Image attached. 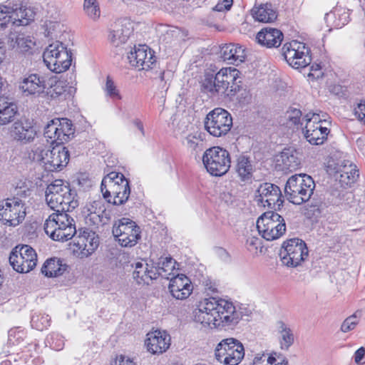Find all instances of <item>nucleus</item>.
Returning a JSON list of instances; mask_svg holds the SVG:
<instances>
[{"mask_svg":"<svg viewBox=\"0 0 365 365\" xmlns=\"http://www.w3.org/2000/svg\"><path fill=\"white\" fill-rule=\"evenodd\" d=\"M240 71L229 67L221 68L215 76L205 74L202 81V89L211 96H218L232 101L242 88Z\"/></svg>","mask_w":365,"mask_h":365,"instance_id":"nucleus-1","label":"nucleus"},{"mask_svg":"<svg viewBox=\"0 0 365 365\" xmlns=\"http://www.w3.org/2000/svg\"><path fill=\"white\" fill-rule=\"evenodd\" d=\"M45 196L48 205L55 211H71L78 205L76 190L62 180H55L49 184Z\"/></svg>","mask_w":365,"mask_h":365,"instance_id":"nucleus-2","label":"nucleus"},{"mask_svg":"<svg viewBox=\"0 0 365 365\" xmlns=\"http://www.w3.org/2000/svg\"><path fill=\"white\" fill-rule=\"evenodd\" d=\"M101 190L103 198L115 205L125 203L130 194L128 180L118 172H110L103 178Z\"/></svg>","mask_w":365,"mask_h":365,"instance_id":"nucleus-3","label":"nucleus"},{"mask_svg":"<svg viewBox=\"0 0 365 365\" xmlns=\"http://www.w3.org/2000/svg\"><path fill=\"white\" fill-rule=\"evenodd\" d=\"M315 183L312 178L307 174L291 176L284 187L287 199L294 205L307 202L313 194Z\"/></svg>","mask_w":365,"mask_h":365,"instance_id":"nucleus-4","label":"nucleus"},{"mask_svg":"<svg viewBox=\"0 0 365 365\" xmlns=\"http://www.w3.org/2000/svg\"><path fill=\"white\" fill-rule=\"evenodd\" d=\"M202 163L207 171L213 176H222L231 166L230 153L220 146L207 149L202 156Z\"/></svg>","mask_w":365,"mask_h":365,"instance_id":"nucleus-5","label":"nucleus"},{"mask_svg":"<svg viewBox=\"0 0 365 365\" xmlns=\"http://www.w3.org/2000/svg\"><path fill=\"white\" fill-rule=\"evenodd\" d=\"M257 228L263 238L272 241L285 233L286 224L280 215L274 211H268L258 218Z\"/></svg>","mask_w":365,"mask_h":365,"instance_id":"nucleus-6","label":"nucleus"},{"mask_svg":"<svg viewBox=\"0 0 365 365\" xmlns=\"http://www.w3.org/2000/svg\"><path fill=\"white\" fill-rule=\"evenodd\" d=\"M216 360L225 365H237L245 356L242 344L234 338L222 339L215 349Z\"/></svg>","mask_w":365,"mask_h":365,"instance_id":"nucleus-7","label":"nucleus"},{"mask_svg":"<svg viewBox=\"0 0 365 365\" xmlns=\"http://www.w3.org/2000/svg\"><path fill=\"white\" fill-rule=\"evenodd\" d=\"M35 15L32 9L22 5L20 7L0 6V29L9 26H26L34 20Z\"/></svg>","mask_w":365,"mask_h":365,"instance_id":"nucleus-8","label":"nucleus"},{"mask_svg":"<svg viewBox=\"0 0 365 365\" xmlns=\"http://www.w3.org/2000/svg\"><path fill=\"white\" fill-rule=\"evenodd\" d=\"M232 126L231 114L222 108H216L210 111L204 120L205 129L214 137L225 135Z\"/></svg>","mask_w":365,"mask_h":365,"instance_id":"nucleus-9","label":"nucleus"},{"mask_svg":"<svg viewBox=\"0 0 365 365\" xmlns=\"http://www.w3.org/2000/svg\"><path fill=\"white\" fill-rule=\"evenodd\" d=\"M74 128L71 120L68 118H54L50 120L44 128V137L48 143L61 145L73 136Z\"/></svg>","mask_w":365,"mask_h":365,"instance_id":"nucleus-10","label":"nucleus"},{"mask_svg":"<svg viewBox=\"0 0 365 365\" xmlns=\"http://www.w3.org/2000/svg\"><path fill=\"white\" fill-rule=\"evenodd\" d=\"M279 255L284 265L297 267L308 257V249L302 240L292 238L283 243Z\"/></svg>","mask_w":365,"mask_h":365,"instance_id":"nucleus-11","label":"nucleus"},{"mask_svg":"<svg viewBox=\"0 0 365 365\" xmlns=\"http://www.w3.org/2000/svg\"><path fill=\"white\" fill-rule=\"evenodd\" d=\"M9 262L13 269L19 273H28L37 264L36 251L29 245L15 247L9 256Z\"/></svg>","mask_w":365,"mask_h":365,"instance_id":"nucleus-12","label":"nucleus"},{"mask_svg":"<svg viewBox=\"0 0 365 365\" xmlns=\"http://www.w3.org/2000/svg\"><path fill=\"white\" fill-rule=\"evenodd\" d=\"M282 55L288 64L294 68H305L312 61L309 48L297 41L284 43Z\"/></svg>","mask_w":365,"mask_h":365,"instance_id":"nucleus-13","label":"nucleus"},{"mask_svg":"<svg viewBox=\"0 0 365 365\" xmlns=\"http://www.w3.org/2000/svg\"><path fill=\"white\" fill-rule=\"evenodd\" d=\"M113 234L122 247H133L140 238V229L129 218L123 217L113 226Z\"/></svg>","mask_w":365,"mask_h":365,"instance_id":"nucleus-14","label":"nucleus"},{"mask_svg":"<svg viewBox=\"0 0 365 365\" xmlns=\"http://www.w3.org/2000/svg\"><path fill=\"white\" fill-rule=\"evenodd\" d=\"M26 217L25 203L14 197L0 202V220L4 225L16 227L23 222Z\"/></svg>","mask_w":365,"mask_h":365,"instance_id":"nucleus-15","label":"nucleus"},{"mask_svg":"<svg viewBox=\"0 0 365 365\" xmlns=\"http://www.w3.org/2000/svg\"><path fill=\"white\" fill-rule=\"evenodd\" d=\"M327 171L333 175L341 187L351 186L359 178L356 166L349 160H334L328 163Z\"/></svg>","mask_w":365,"mask_h":365,"instance_id":"nucleus-16","label":"nucleus"},{"mask_svg":"<svg viewBox=\"0 0 365 365\" xmlns=\"http://www.w3.org/2000/svg\"><path fill=\"white\" fill-rule=\"evenodd\" d=\"M217 318L214 328H232L242 319V313L236 310L232 302L217 299Z\"/></svg>","mask_w":365,"mask_h":365,"instance_id":"nucleus-17","label":"nucleus"},{"mask_svg":"<svg viewBox=\"0 0 365 365\" xmlns=\"http://www.w3.org/2000/svg\"><path fill=\"white\" fill-rule=\"evenodd\" d=\"M255 200L264 207L280 210L284 200L280 188L272 183L264 182L257 190Z\"/></svg>","mask_w":365,"mask_h":365,"instance_id":"nucleus-18","label":"nucleus"},{"mask_svg":"<svg viewBox=\"0 0 365 365\" xmlns=\"http://www.w3.org/2000/svg\"><path fill=\"white\" fill-rule=\"evenodd\" d=\"M128 60L132 66L145 71L152 69L156 63L154 51L146 45L135 46L134 50L128 53Z\"/></svg>","mask_w":365,"mask_h":365,"instance_id":"nucleus-19","label":"nucleus"},{"mask_svg":"<svg viewBox=\"0 0 365 365\" xmlns=\"http://www.w3.org/2000/svg\"><path fill=\"white\" fill-rule=\"evenodd\" d=\"M217 299L210 297L205 299L198 305V308L193 312L194 320L196 322L204 325L215 327V319L217 318Z\"/></svg>","mask_w":365,"mask_h":365,"instance_id":"nucleus-20","label":"nucleus"},{"mask_svg":"<svg viewBox=\"0 0 365 365\" xmlns=\"http://www.w3.org/2000/svg\"><path fill=\"white\" fill-rule=\"evenodd\" d=\"M70 154L67 148L56 145L50 150H46L43 161L45 169L48 172L61 170L69 161Z\"/></svg>","mask_w":365,"mask_h":365,"instance_id":"nucleus-21","label":"nucleus"},{"mask_svg":"<svg viewBox=\"0 0 365 365\" xmlns=\"http://www.w3.org/2000/svg\"><path fill=\"white\" fill-rule=\"evenodd\" d=\"M83 213L85 216L86 223L90 226L105 225L108 224L110 220L109 212L98 201H94L87 205L83 208Z\"/></svg>","mask_w":365,"mask_h":365,"instance_id":"nucleus-22","label":"nucleus"},{"mask_svg":"<svg viewBox=\"0 0 365 365\" xmlns=\"http://www.w3.org/2000/svg\"><path fill=\"white\" fill-rule=\"evenodd\" d=\"M145 345L152 354H162L170 346L171 337L165 331L155 330L147 334Z\"/></svg>","mask_w":365,"mask_h":365,"instance_id":"nucleus-23","label":"nucleus"},{"mask_svg":"<svg viewBox=\"0 0 365 365\" xmlns=\"http://www.w3.org/2000/svg\"><path fill=\"white\" fill-rule=\"evenodd\" d=\"M73 238V245L87 256L91 255L99 245L98 235L87 228L79 230L78 234Z\"/></svg>","mask_w":365,"mask_h":365,"instance_id":"nucleus-24","label":"nucleus"},{"mask_svg":"<svg viewBox=\"0 0 365 365\" xmlns=\"http://www.w3.org/2000/svg\"><path fill=\"white\" fill-rule=\"evenodd\" d=\"M132 32L133 26L130 20L120 19L111 25L108 39L113 46H118L127 41Z\"/></svg>","mask_w":365,"mask_h":365,"instance_id":"nucleus-25","label":"nucleus"},{"mask_svg":"<svg viewBox=\"0 0 365 365\" xmlns=\"http://www.w3.org/2000/svg\"><path fill=\"white\" fill-rule=\"evenodd\" d=\"M133 268V278L138 284H150L158 278V272L155 267L150 265L147 260L140 259L131 264Z\"/></svg>","mask_w":365,"mask_h":365,"instance_id":"nucleus-26","label":"nucleus"},{"mask_svg":"<svg viewBox=\"0 0 365 365\" xmlns=\"http://www.w3.org/2000/svg\"><path fill=\"white\" fill-rule=\"evenodd\" d=\"M46 88V78L38 73L25 76L20 83L19 88L25 96H39Z\"/></svg>","mask_w":365,"mask_h":365,"instance_id":"nucleus-27","label":"nucleus"},{"mask_svg":"<svg viewBox=\"0 0 365 365\" xmlns=\"http://www.w3.org/2000/svg\"><path fill=\"white\" fill-rule=\"evenodd\" d=\"M169 289L173 297L182 300L191 294L192 285L186 275L180 274L170 278Z\"/></svg>","mask_w":365,"mask_h":365,"instance_id":"nucleus-28","label":"nucleus"},{"mask_svg":"<svg viewBox=\"0 0 365 365\" xmlns=\"http://www.w3.org/2000/svg\"><path fill=\"white\" fill-rule=\"evenodd\" d=\"M11 135L17 141L27 143L34 140L36 130L33 125V121L28 119H21L14 123Z\"/></svg>","mask_w":365,"mask_h":365,"instance_id":"nucleus-29","label":"nucleus"},{"mask_svg":"<svg viewBox=\"0 0 365 365\" xmlns=\"http://www.w3.org/2000/svg\"><path fill=\"white\" fill-rule=\"evenodd\" d=\"M283 38V33L279 29L272 27L262 29L256 36L257 43L268 48L279 47Z\"/></svg>","mask_w":365,"mask_h":365,"instance_id":"nucleus-30","label":"nucleus"},{"mask_svg":"<svg viewBox=\"0 0 365 365\" xmlns=\"http://www.w3.org/2000/svg\"><path fill=\"white\" fill-rule=\"evenodd\" d=\"M246 56L245 48L237 43H227L220 48V57L230 64L239 66L245 62Z\"/></svg>","mask_w":365,"mask_h":365,"instance_id":"nucleus-31","label":"nucleus"},{"mask_svg":"<svg viewBox=\"0 0 365 365\" xmlns=\"http://www.w3.org/2000/svg\"><path fill=\"white\" fill-rule=\"evenodd\" d=\"M9 47L22 53H32L36 46L34 38L23 33H11L8 36Z\"/></svg>","mask_w":365,"mask_h":365,"instance_id":"nucleus-32","label":"nucleus"},{"mask_svg":"<svg viewBox=\"0 0 365 365\" xmlns=\"http://www.w3.org/2000/svg\"><path fill=\"white\" fill-rule=\"evenodd\" d=\"M305 139L312 145H322L327 139L329 130L322 125H312L307 123L303 128Z\"/></svg>","mask_w":365,"mask_h":365,"instance_id":"nucleus-33","label":"nucleus"},{"mask_svg":"<svg viewBox=\"0 0 365 365\" xmlns=\"http://www.w3.org/2000/svg\"><path fill=\"white\" fill-rule=\"evenodd\" d=\"M277 162L282 163L283 170L292 172L299 168L301 160L299 153L293 148H284L280 154Z\"/></svg>","mask_w":365,"mask_h":365,"instance_id":"nucleus-34","label":"nucleus"},{"mask_svg":"<svg viewBox=\"0 0 365 365\" xmlns=\"http://www.w3.org/2000/svg\"><path fill=\"white\" fill-rule=\"evenodd\" d=\"M253 18L259 22L272 23L277 18L276 10L270 3L262 4L258 7L255 6L251 10Z\"/></svg>","mask_w":365,"mask_h":365,"instance_id":"nucleus-35","label":"nucleus"},{"mask_svg":"<svg viewBox=\"0 0 365 365\" xmlns=\"http://www.w3.org/2000/svg\"><path fill=\"white\" fill-rule=\"evenodd\" d=\"M68 211L60 210L56 211L52 213L46 220L44 223V230L46 235H48L51 239H55V233L56 230L59 229L61 224L65 222L66 217L68 215Z\"/></svg>","mask_w":365,"mask_h":365,"instance_id":"nucleus-36","label":"nucleus"},{"mask_svg":"<svg viewBox=\"0 0 365 365\" xmlns=\"http://www.w3.org/2000/svg\"><path fill=\"white\" fill-rule=\"evenodd\" d=\"M78 232L76 227L75 221L68 214L66 217L64 222L55 233V239H52L58 242H66L73 238Z\"/></svg>","mask_w":365,"mask_h":365,"instance_id":"nucleus-37","label":"nucleus"},{"mask_svg":"<svg viewBox=\"0 0 365 365\" xmlns=\"http://www.w3.org/2000/svg\"><path fill=\"white\" fill-rule=\"evenodd\" d=\"M18 112L17 106L7 97L0 96V125H6L14 120Z\"/></svg>","mask_w":365,"mask_h":365,"instance_id":"nucleus-38","label":"nucleus"},{"mask_svg":"<svg viewBox=\"0 0 365 365\" xmlns=\"http://www.w3.org/2000/svg\"><path fill=\"white\" fill-rule=\"evenodd\" d=\"M62 262V260L56 258L47 259L41 268L42 274L48 277H56L62 275L68 268L67 264Z\"/></svg>","mask_w":365,"mask_h":365,"instance_id":"nucleus-39","label":"nucleus"},{"mask_svg":"<svg viewBox=\"0 0 365 365\" xmlns=\"http://www.w3.org/2000/svg\"><path fill=\"white\" fill-rule=\"evenodd\" d=\"M61 51V53H60L59 56L56 57L54 62L48 67L51 71L56 73H60L68 70L72 61V53L70 50H68L66 47L62 48Z\"/></svg>","mask_w":365,"mask_h":365,"instance_id":"nucleus-40","label":"nucleus"},{"mask_svg":"<svg viewBox=\"0 0 365 365\" xmlns=\"http://www.w3.org/2000/svg\"><path fill=\"white\" fill-rule=\"evenodd\" d=\"M254 166L250 158L245 155H240L237 158L236 172L243 181L252 178Z\"/></svg>","mask_w":365,"mask_h":365,"instance_id":"nucleus-41","label":"nucleus"},{"mask_svg":"<svg viewBox=\"0 0 365 365\" xmlns=\"http://www.w3.org/2000/svg\"><path fill=\"white\" fill-rule=\"evenodd\" d=\"M176 262L171 257H160L155 267L158 272V277L161 276L170 279V276L175 269Z\"/></svg>","mask_w":365,"mask_h":365,"instance_id":"nucleus-42","label":"nucleus"},{"mask_svg":"<svg viewBox=\"0 0 365 365\" xmlns=\"http://www.w3.org/2000/svg\"><path fill=\"white\" fill-rule=\"evenodd\" d=\"M62 48H66L63 43L60 41H56L51 43L46 48L43 53V58L47 67H48V66H51L54 62L56 57L59 56L60 53H61V50L62 49Z\"/></svg>","mask_w":365,"mask_h":365,"instance_id":"nucleus-43","label":"nucleus"},{"mask_svg":"<svg viewBox=\"0 0 365 365\" xmlns=\"http://www.w3.org/2000/svg\"><path fill=\"white\" fill-rule=\"evenodd\" d=\"M279 324V331L281 335L280 344L282 349L287 350L294 343V336L292 331L285 323L280 321Z\"/></svg>","mask_w":365,"mask_h":365,"instance_id":"nucleus-44","label":"nucleus"},{"mask_svg":"<svg viewBox=\"0 0 365 365\" xmlns=\"http://www.w3.org/2000/svg\"><path fill=\"white\" fill-rule=\"evenodd\" d=\"M70 88L71 87L68 86L66 81H58L51 86L48 91H47V94L52 99H66L68 94L67 90Z\"/></svg>","mask_w":365,"mask_h":365,"instance_id":"nucleus-45","label":"nucleus"},{"mask_svg":"<svg viewBox=\"0 0 365 365\" xmlns=\"http://www.w3.org/2000/svg\"><path fill=\"white\" fill-rule=\"evenodd\" d=\"M83 9L86 15L93 21L98 20L101 16V10L97 0H84Z\"/></svg>","mask_w":365,"mask_h":365,"instance_id":"nucleus-46","label":"nucleus"},{"mask_svg":"<svg viewBox=\"0 0 365 365\" xmlns=\"http://www.w3.org/2000/svg\"><path fill=\"white\" fill-rule=\"evenodd\" d=\"M51 318L48 314H35L32 316L31 324L33 328L42 331L50 326Z\"/></svg>","mask_w":365,"mask_h":365,"instance_id":"nucleus-47","label":"nucleus"},{"mask_svg":"<svg viewBox=\"0 0 365 365\" xmlns=\"http://www.w3.org/2000/svg\"><path fill=\"white\" fill-rule=\"evenodd\" d=\"M331 13L335 17V20L334 21V26L341 28L349 23V10H346L343 8H336L333 11H331Z\"/></svg>","mask_w":365,"mask_h":365,"instance_id":"nucleus-48","label":"nucleus"},{"mask_svg":"<svg viewBox=\"0 0 365 365\" xmlns=\"http://www.w3.org/2000/svg\"><path fill=\"white\" fill-rule=\"evenodd\" d=\"M46 344L56 351L62 350L64 347L65 340L58 333H51L46 339Z\"/></svg>","mask_w":365,"mask_h":365,"instance_id":"nucleus-49","label":"nucleus"},{"mask_svg":"<svg viewBox=\"0 0 365 365\" xmlns=\"http://www.w3.org/2000/svg\"><path fill=\"white\" fill-rule=\"evenodd\" d=\"M104 91L106 95L110 98L113 101L121 100L122 96L120 93V91L115 86L114 81L108 76L106 78V82L104 87Z\"/></svg>","mask_w":365,"mask_h":365,"instance_id":"nucleus-50","label":"nucleus"},{"mask_svg":"<svg viewBox=\"0 0 365 365\" xmlns=\"http://www.w3.org/2000/svg\"><path fill=\"white\" fill-rule=\"evenodd\" d=\"M46 150H45L41 146H34L29 153V158L32 161L42 162L43 163L46 158Z\"/></svg>","mask_w":365,"mask_h":365,"instance_id":"nucleus-51","label":"nucleus"},{"mask_svg":"<svg viewBox=\"0 0 365 365\" xmlns=\"http://www.w3.org/2000/svg\"><path fill=\"white\" fill-rule=\"evenodd\" d=\"M359 321L356 314L348 317L342 323L341 326V331L342 332H348L353 330L358 324Z\"/></svg>","mask_w":365,"mask_h":365,"instance_id":"nucleus-52","label":"nucleus"},{"mask_svg":"<svg viewBox=\"0 0 365 365\" xmlns=\"http://www.w3.org/2000/svg\"><path fill=\"white\" fill-rule=\"evenodd\" d=\"M327 115L326 113L322 114L321 116L319 113H309L304 116V119L307 121V123H311L312 125H322V122H327V120L324 118Z\"/></svg>","mask_w":365,"mask_h":365,"instance_id":"nucleus-53","label":"nucleus"},{"mask_svg":"<svg viewBox=\"0 0 365 365\" xmlns=\"http://www.w3.org/2000/svg\"><path fill=\"white\" fill-rule=\"evenodd\" d=\"M287 119L292 124L296 125L299 124L302 116V111L297 108H290L286 113Z\"/></svg>","mask_w":365,"mask_h":365,"instance_id":"nucleus-54","label":"nucleus"},{"mask_svg":"<svg viewBox=\"0 0 365 365\" xmlns=\"http://www.w3.org/2000/svg\"><path fill=\"white\" fill-rule=\"evenodd\" d=\"M200 141L201 139L200 138V136L190 134L185 138V143L189 148L195 150Z\"/></svg>","mask_w":365,"mask_h":365,"instance_id":"nucleus-55","label":"nucleus"},{"mask_svg":"<svg viewBox=\"0 0 365 365\" xmlns=\"http://www.w3.org/2000/svg\"><path fill=\"white\" fill-rule=\"evenodd\" d=\"M354 114L358 120L365 125V101H361L354 108Z\"/></svg>","mask_w":365,"mask_h":365,"instance_id":"nucleus-56","label":"nucleus"},{"mask_svg":"<svg viewBox=\"0 0 365 365\" xmlns=\"http://www.w3.org/2000/svg\"><path fill=\"white\" fill-rule=\"evenodd\" d=\"M261 245V240L256 237H248L246 241V246L249 251L256 252L258 246Z\"/></svg>","mask_w":365,"mask_h":365,"instance_id":"nucleus-57","label":"nucleus"},{"mask_svg":"<svg viewBox=\"0 0 365 365\" xmlns=\"http://www.w3.org/2000/svg\"><path fill=\"white\" fill-rule=\"evenodd\" d=\"M111 365H135V363L130 358L120 355L116 357L114 363Z\"/></svg>","mask_w":365,"mask_h":365,"instance_id":"nucleus-58","label":"nucleus"},{"mask_svg":"<svg viewBox=\"0 0 365 365\" xmlns=\"http://www.w3.org/2000/svg\"><path fill=\"white\" fill-rule=\"evenodd\" d=\"M365 356V349L364 347H360L358 349L354 354V361L356 364H359Z\"/></svg>","mask_w":365,"mask_h":365,"instance_id":"nucleus-59","label":"nucleus"},{"mask_svg":"<svg viewBox=\"0 0 365 365\" xmlns=\"http://www.w3.org/2000/svg\"><path fill=\"white\" fill-rule=\"evenodd\" d=\"M133 124L138 128V129L140 131L142 135H145V130L143 128V123L139 119H135L133 120Z\"/></svg>","mask_w":365,"mask_h":365,"instance_id":"nucleus-60","label":"nucleus"},{"mask_svg":"<svg viewBox=\"0 0 365 365\" xmlns=\"http://www.w3.org/2000/svg\"><path fill=\"white\" fill-rule=\"evenodd\" d=\"M206 289L211 292L212 293L217 292V288L215 284H212V282L209 283L207 282L205 284Z\"/></svg>","mask_w":365,"mask_h":365,"instance_id":"nucleus-61","label":"nucleus"},{"mask_svg":"<svg viewBox=\"0 0 365 365\" xmlns=\"http://www.w3.org/2000/svg\"><path fill=\"white\" fill-rule=\"evenodd\" d=\"M215 11H226L225 10V4L223 3L222 1V2H219L216 4V6L214 7L213 9Z\"/></svg>","mask_w":365,"mask_h":365,"instance_id":"nucleus-62","label":"nucleus"},{"mask_svg":"<svg viewBox=\"0 0 365 365\" xmlns=\"http://www.w3.org/2000/svg\"><path fill=\"white\" fill-rule=\"evenodd\" d=\"M276 358L273 356L272 355L269 356L267 359V364L266 365H275L277 364L276 362Z\"/></svg>","mask_w":365,"mask_h":365,"instance_id":"nucleus-63","label":"nucleus"},{"mask_svg":"<svg viewBox=\"0 0 365 365\" xmlns=\"http://www.w3.org/2000/svg\"><path fill=\"white\" fill-rule=\"evenodd\" d=\"M222 2L225 4V10L229 11L232 6L233 0H223Z\"/></svg>","mask_w":365,"mask_h":365,"instance_id":"nucleus-64","label":"nucleus"}]
</instances>
